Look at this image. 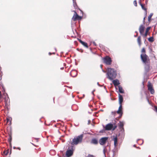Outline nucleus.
Returning <instances> with one entry per match:
<instances>
[{"label":"nucleus","mask_w":157,"mask_h":157,"mask_svg":"<svg viewBox=\"0 0 157 157\" xmlns=\"http://www.w3.org/2000/svg\"><path fill=\"white\" fill-rule=\"evenodd\" d=\"M91 143L94 144H97L98 143V141L97 139L93 138L92 139Z\"/></svg>","instance_id":"nucleus-15"},{"label":"nucleus","mask_w":157,"mask_h":157,"mask_svg":"<svg viewBox=\"0 0 157 157\" xmlns=\"http://www.w3.org/2000/svg\"><path fill=\"white\" fill-rule=\"evenodd\" d=\"M90 121L89 120H88V124H90Z\"/></svg>","instance_id":"nucleus-36"},{"label":"nucleus","mask_w":157,"mask_h":157,"mask_svg":"<svg viewBox=\"0 0 157 157\" xmlns=\"http://www.w3.org/2000/svg\"><path fill=\"white\" fill-rule=\"evenodd\" d=\"M116 148L114 147V149L112 150V151L113 152V156H114L115 155V152L116 151V149H115Z\"/></svg>","instance_id":"nucleus-26"},{"label":"nucleus","mask_w":157,"mask_h":157,"mask_svg":"<svg viewBox=\"0 0 157 157\" xmlns=\"http://www.w3.org/2000/svg\"><path fill=\"white\" fill-rule=\"evenodd\" d=\"M12 136H11V134H10V135H9V137L8 139V141L10 143V145L11 146V142L12 141Z\"/></svg>","instance_id":"nucleus-20"},{"label":"nucleus","mask_w":157,"mask_h":157,"mask_svg":"<svg viewBox=\"0 0 157 157\" xmlns=\"http://www.w3.org/2000/svg\"><path fill=\"white\" fill-rule=\"evenodd\" d=\"M11 118H7L6 120H7V122H10V124H11Z\"/></svg>","instance_id":"nucleus-23"},{"label":"nucleus","mask_w":157,"mask_h":157,"mask_svg":"<svg viewBox=\"0 0 157 157\" xmlns=\"http://www.w3.org/2000/svg\"><path fill=\"white\" fill-rule=\"evenodd\" d=\"M104 62L107 65H110L111 63V58L108 56H106L103 59Z\"/></svg>","instance_id":"nucleus-6"},{"label":"nucleus","mask_w":157,"mask_h":157,"mask_svg":"<svg viewBox=\"0 0 157 157\" xmlns=\"http://www.w3.org/2000/svg\"><path fill=\"white\" fill-rule=\"evenodd\" d=\"M150 29V27H147L146 29V31L145 34H144V33H143V35H143V36L144 38H145L147 36V33H148V31H149V30Z\"/></svg>","instance_id":"nucleus-16"},{"label":"nucleus","mask_w":157,"mask_h":157,"mask_svg":"<svg viewBox=\"0 0 157 157\" xmlns=\"http://www.w3.org/2000/svg\"><path fill=\"white\" fill-rule=\"evenodd\" d=\"M5 102L6 105V106H8L9 105V104H8V103L7 102V100L6 101V100H5Z\"/></svg>","instance_id":"nucleus-29"},{"label":"nucleus","mask_w":157,"mask_h":157,"mask_svg":"<svg viewBox=\"0 0 157 157\" xmlns=\"http://www.w3.org/2000/svg\"><path fill=\"white\" fill-rule=\"evenodd\" d=\"M119 127L120 128H123L124 126V124L123 122H120Z\"/></svg>","instance_id":"nucleus-24"},{"label":"nucleus","mask_w":157,"mask_h":157,"mask_svg":"<svg viewBox=\"0 0 157 157\" xmlns=\"http://www.w3.org/2000/svg\"><path fill=\"white\" fill-rule=\"evenodd\" d=\"M113 82L115 86H116L120 84L119 81L117 79L113 80Z\"/></svg>","instance_id":"nucleus-13"},{"label":"nucleus","mask_w":157,"mask_h":157,"mask_svg":"<svg viewBox=\"0 0 157 157\" xmlns=\"http://www.w3.org/2000/svg\"><path fill=\"white\" fill-rule=\"evenodd\" d=\"M148 89L150 91L151 94H153L154 93V90L153 88L152 85L149 82L148 85Z\"/></svg>","instance_id":"nucleus-9"},{"label":"nucleus","mask_w":157,"mask_h":157,"mask_svg":"<svg viewBox=\"0 0 157 157\" xmlns=\"http://www.w3.org/2000/svg\"><path fill=\"white\" fill-rule=\"evenodd\" d=\"M152 15H153V13H151L148 16V21H150V19L151 18V17H152Z\"/></svg>","instance_id":"nucleus-25"},{"label":"nucleus","mask_w":157,"mask_h":157,"mask_svg":"<svg viewBox=\"0 0 157 157\" xmlns=\"http://www.w3.org/2000/svg\"><path fill=\"white\" fill-rule=\"evenodd\" d=\"M102 71L103 72H104V73H105V71H104V70H103V69H102Z\"/></svg>","instance_id":"nucleus-41"},{"label":"nucleus","mask_w":157,"mask_h":157,"mask_svg":"<svg viewBox=\"0 0 157 157\" xmlns=\"http://www.w3.org/2000/svg\"><path fill=\"white\" fill-rule=\"evenodd\" d=\"M75 14H74L72 18V20L74 21H75L76 20H81L82 17L79 16L77 13L75 11H74Z\"/></svg>","instance_id":"nucleus-8"},{"label":"nucleus","mask_w":157,"mask_h":157,"mask_svg":"<svg viewBox=\"0 0 157 157\" xmlns=\"http://www.w3.org/2000/svg\"><path fill=\"white\" fill-rule=\"evenodd\" d=\"M117 127L116 125H114L113 126V124L110 123L107 124L105 127V129L106 130L109 131L112 130L113 131Z\"/></svg>","instance_id":"nucleus-4"},{"label":"nucleus","mask_w":157,"mask_h":157,"mask_svg":"<svg viewBox=\"0 0 157 157\" xmlns=\"http://www.w3.org/2000/svg\"><path fill=\"white\" fill-rule=\"evenodd\" d=\"M148 40L150 42H153L154 41L153 36L151 37L148 39Z\"/></svg>","instance_id":"nucleus-22"},{"label":"nucleus","mask_w":157,"mask_h":157,"mask_svg":"<svg viewBox=\"0 0 157 157\" xmlns=\"http://www.w3.org/2000/svg\"><path fill=\"white\" fill-rule=\"evenodd\" d=\"M115 112H113H113H112V113H114Z\"/></svg>","instance_id":"nucleus-45"},{"label":"nucleus","mask_w":157,"mask_h":157,"mask_svg":"<svg viewBox=\"0 0 157 157\" xmlns=\"http://www.w3.org/2000/svg\"><path fill=\"white\" fill-rule=\"evenodd\" d=\"M83 136V135L81 134L79 136L75 137L72 139V141L71 142V146L77 145L79 143H81L82 141Z\"/></svg>","instance_id":"nucleus-3"},{"label":"nucleus","mask_w":157,"mask_h":157,"mask_svg":"<svg viewBox=\"0 0 157 157\" xmlns=\"http://www.w3.org/2000/svg\"><path fill=\"white\" fill-rule=\"evenodd\" d=\"M73 71L75 72V73H76V75L75 76H72L73 77H75V76H76L77 75V72L75 71Z\"/></svg>","instance_id":"nucleus-32"},{"label":"nucleus","mask_w":157,"mask_h":157,"mask_svg":"<svg viewBox=\"0 0 157 157\" xmlns=\"http://www.w3.org/2000/svg\"><path fill=\"white\" fill-rule=\"evenodd\" d=\"M93 44L94 45V46H97V44H96V43H95V42H94L93 41Z\"/></svg>","instance_id":"nucleus-34"},{"label":"nucleus","mask_w":157,"mask_h":157,"mask_svg":"<svg viewBox=\"0 0 157 157\" xmlns=\"http://www.w3.org/2000/svg\"><path fill=\"white\" fill-rule=\"evenodd\" d=\"M78 40L79 41V42L84 46L86 47V48H88L87 44L86 43L80 39H78Z\"/></svg>","instance_id":"nucleus-14"},{"label":"nucleus","mask_w":157,"mask_h":157,"mask_svg":"<svg viewBox=\"0 0 157 157\" xmlns=\"http://www.w3.org/2000/svg\"><path fill=\"white\" fill-rule=\"evenodd\" d=\"M122 105H120V106L119 107L118 109L117 112V113L118 114H119L121 116L123 114L122 111Z\"/></svg>","instance_id":"nucleus-11"},{"label":"nucleus","mask_w":157,"mask_h":157,"mask_svg":"<svg viewBox=\"0 0 157 157\" xmlns=\"http://www.w3.org/2000/svg\"><path fill=\"white\" fill-rule=\"evenodd\" d=\"M139 140V139H138L137 140V141H138V140Z\"/></svg>","instance_id":"nucleus-53"},{"label":"nucleus","mask_w":157,"mask_h":157,"mask_svg":"<svg viewBox=\"0 0 157 157\" xmlns=\"http://www.w3.org/2000/svg\"><path fill=\"white\" fill-rule=\"evenodd\" d=\"M97 85L99 86H102V85H100L99 83V82H98L97 83Z\"/></svg>","instance_id":"nucleus-35"},{"label":"nucleus","mask_w":157,"mask_h":157,"mask_svg":"<svg viewBox=\"0 0 157 157\" xmlns=\"http://www.w3.org/2000/svg\"><path fill=\"white\" fill-rule=\"evenodd\" d=\"M145 19V17H144V21H144Z\"/></svg>","instance_id":"nucleus-44"},{"label":"nucleus","mask_w":157,"mask_h":157,"mask_svg":"<svg viewBox=\"0 0 157 157\" xmlns=\"http://www.w3.org/2000/svg\"><path fill=\"white\" fill-rule=\"evenodd\" d=\"M119 102L120 105H122V103L123 101V99L122 96L120 94H119Z\"/></svg>","instance_id":"nucleus-12"},{"label":"nucleus","mask_w":157,"mask_h":157,"mask_svg":"<svg viewBox=\"0 0 157 157\" xmlns=\"http://www.w3.org/2000/svg\"><path fill=\"white\" fill-rule=\"evenodd\" d=\"M4 153H5V154L6 155H7L8 154V152H5Z\"/></svg>","instance_id":"nucleus-38"},{"label":"nucleus","mask_w":157,"mask_h":157,"mask_svg":"<svg viewBox=\"0 0 157 157\" xmlns=\"http://www.w3.org/2000/svg\"><path fill=\"white\" fill-rule=\"evenodd\" d=\"M73 146H71L69 148L70 149L67 151L66 155L67 157H70L72 155L73 153Z\"/></svg>","instance_id":"nucleus-5"},{"label":"nucleus","mask_w":157,"mask_h":157,"mask_svg":"<svg viewBox=\"0 0 157 157\" xmlns=\"http://www.w3.org/2000/svg\"><path fill=\"white\" fill-rule=\"evenodd\" d=\"M144 28L145 27L143 25H140L139 28V31L141 35H143L144 30Z\"/></svg>","instance_id":"nucleus-10"},{"label":"nucleus","mask_w":157,"mask_h":157,"mask_svg":"<svg viewBox=\"0 0 157 157\" xmlns=\"http://www.w3.org/2000/svg\"><path fill=\"white\" fill-rule=\"evenodd\" d=\"M52 54H55V53H54V52H53V53H52ZM52 53L51 52H49V53H48V54H49V55H52Z\"/></svg>","instance_id":"nucleus-33"},{"label":"nucleus","mask_w":157,"mask_h":157,"mask_svg":"<svg viewBox=\"0 0 157 157\" xmlns=\"http://www.w3.org/2000/svg\"><path fill=\"white\" fill-rule=\"evenodd\" d=\"M73 2V5L75 8H76L77 5L76 2V0H72Z\"/></svg>","instance_id":"nucleus-21"},{"label":"nucleus","mask_w":157,"mask_h":157,"mask_svg":"<svg viewBox=\"0 0 157 157\" xmlns=\"http://www.w3.org/2000/svg\"><path fill=\"white\" fill-rule=\"evenodd\" d=\"M101 68H102V67H101Z\"/></svg>","instance_id":"nucleus-54"},{"label":"nucleus","mask_w":157,"mask_h":157,"mask_svg":"<svg viewBox=\"0 0 157 157\" xmlns=\"http://www.w3.org/2000/svg\"><path fill=\"white\" fill-rule=\"evenodd\" d=\"M16 148H16V147H13V148L14 149H16Z\"/></svg>","instance_id":"nucleus-40"},{"label":"nucleus","mask_w":157,"mask_h":157,"mask_svg":"<svg viewBox=\"0 0 157 157\" xmlns=\"http://www.w3.org/2000/svg\"><path fill=\"white\" fill-rule=\"evenodd\" d=\"M95 91V90H94L93 91H94V92Z\"/></svg>","instance_id":"nucleus-48"},{"label":"nucleus","mask_w":157,"mask_h":157,"mask_svg":"<svg viewBox=\"0 0 157 157\" xmlns=\"http://www.w3.org/2000/svg\"><path fill=\"white\" fill-rule=\"evenodd\" d=\"M137 36V34L136 35H135L134 36V37H136Z\"/></svg>","instance_id":"nucleus-43"},{"label":"nucleus","mask_w":157,"mask_h":157,"mask_svg":"<svg viewBox=\"0 0 157 157\" xmlns=\"http://www.w3.org/2000/svg\"><path fill=\"white\" fill-rule=\"evenodd\" d=\"M133 146H134V147H135V145H133Z\"/></svg>","instance_id":"nucleus-49"},{"label":"nucleus","mask_w":157,"mask_h":157,"mask_svg":"<svg viewBox=\"0 0 157 157\" xmlns=\"http://www.w3.org/2000/svg\"><path fill=\"white\" fill-rule=\"evenodd\" d=\"M118 88L119 92L121 94L124 93V90L122 87L121 86L119 85L118 86Z\"/></svg>","instance_id":"nucleus-18"},{"label":"nucleus","mask_w":157,"mask_h":157,"mask_svg":"<svg viewBox=\"0 0 157 157\" xmlns=\"http://www.w3.org/2000/svg\"><path fill=\"white\" fill-rule=\"evenodd\" d=\"M142 52H144V53L145 52V48H143L142 49Z\"/></svg>","instance_id":"nucleus-31"},{"label":"nucleus","mask_w":157,"mask_h":157,"mask_svg":"<svg viewBox=\"0 0 157 157\" xmlns=\"http://www.w3.org/2000/svg\"><path fill=\"white\" fill-rule=\"evenodd\" d=\"M133 4L135 6H137V2L136 0H134V1Z\"/></svg>","instance_id":"nucleus-28"},{"label":"nucleus","mask_w":157,"mask_h":157,"mask_svg":"<svg viewBox=\"0 0 157 157\" xmlns=\"http://www.w3.org/2000/svg\"><path fill=\"white\" fill-rule=\"evenodd\" d=\"M94 91H92V94L93 95H94Z\"/></svg>","instance_id":"nucleus-39"},{"label":"nucleus","mask_w":157,"mask_h":157,"mask_svg":"<svg viewBox=\"0 0 157 157\" xmlns=\"http://www.w3.org/2000/svg\"><path fill=\"white\" fill-rule=\"evenodd\" d=\"M140 5H141V7H142V9L143 10H146V8L144 7V6H143V4H141V3H140Z\"/></svg>","instance_id":"nucleus-27"},{"label":"nucleus","mask_w":157,"mask_h":157,"mask_svg":"<svg viewBox=\"0 0 157 157\" xmlns=\"http://www.w3.org/2000/svg\"><path fill=\"white\" fill-rule=\"evenodd\" d=\"M55 51H56V48H55Z\"/></svg>","instance_id":"nucleus-50"},{"label":"nucleus","mask_w":157,"mask_h":157,"mask_svg":"<svg viewBox=\"0 0 157 157\" xmlns=\"http://www.w3.org/2000/svg\"><path fill=\"white\" fill-rule=\"evenodd\" d=\"M137 41L139 45L140 46L141 44V37L140 36L138 37L137 39Z\"/></svg>","instance_id":"nucleus-19"},{"label":"nucleus","mask_w":157,"mask_h":157,"mask_svg":"<svg viewBox=\"0 0 157 157\" xmlns=\"http://www.w3.org/2000/svg\"><path fill=\"white\" fill-rule=\"evenodd\" d=\"M154 108V110L157 112V107L156 106H155Z\"/></svg>","instance_id":"nucleus-30"},{"label":"nucleus","mask_w":157,"mask_h":157,"mask_svg":"<svg viewBox=\"0 0 157 157\" xmlns=\"http://www.w3.org/2000/svg\"><path fill=\"white\" fill-rule=\"evenodd\" d=\"M104 89L106 90V91L107 92V90H106V89H105V87L104 86Z\"/></svg>","instance_id":"nucleus-42"},{"label":"nucleus","mask_w":157,"mask_h":157,"mask_svg":"<svg viewBox=\"0 0 157 157\" xmlns=\"http://www.w3.org/2000/svg\"><path fill=\"white\" fill-rule=\"evenodd\" d=\"M140 57L143 63L145 64V69L147 71H148L150 68L149 64L148 62V57L145 53L141 54Z\"/></svg>","instance_id":"nucleus-2"},{"label":"nucleus","mask_w":157,"mask_h":157,"mask_svg":"<svg viewBox=\"0 0 157 157\" xmlns=\"http://www.w3.org/2000/svg\"><path fill=\"white\" fill-rule=\"evenodd\" d=\"M108 139V137H105L101 138L99 141L100 144L101 145H104Z\"/></svg>","instance_id":"nucleus-7"},{"label":"nucleus","mask_w":157,"mask_h":157,"mask_svg":"<svg viewBox=\"0 0 157 157\" xmlns=\"http://www.w3.org/2000/svg\"><path fill=\"white\" fill-rule=\"evenodd\" d=\"M113 140H114V147L116 148L117 146V137H114L113 139Z\"/></svg>","instance_id":"nucleus-17"},{"label":"nucleus","mask_w":157,"mask_h":157,"mask_svg":"<svg viewBox=\"0 0 157 157\" xmlns=\"http://www.w3.org/2000/svg\"><path fill=\"white\" fill-rule=\"evenodd\" d=\"M143 85H144V82H143Z\"/></svg>","instance_id":"nucleus-52"},{"label":"nucleus","mask_w":157,"mask_h":157,"mask_svg":"<svg viewBox=\"0 0 157 157\" xmlns=\"http://www.w3.org/2000/svg\"><path fill=\"white\" fill-rule=\"evenodd\" d=\"M135 33H136L137 34H138V32L137 31H136Z\"/></svg>","instance_id":"nucleus-46"},{"label":"nucleus","mask_w":157,"mask_h":157,"mask_svg":"<svg viewBox=\"0 0 157 157\" xmlns=\"http://www.w3.org/2000/svg\"><path fill=\"white\" fill-rule=\"evenodd\" d=\"M63 67L62 68H61V69H63Z\"/></svg>","instance_id":"nucleus-51"},{"label":"nucleus","mask_w":157,"mask_h":157,"mask_svg":"<svg viewBox=\"0 0 157 157\" xmlns=\"http://www.w3.org/2000/svg\"><path fill=\"white\" fill-rule=\"evenodd\" d=\"M36 140H37V141H38V139H36Z\"/></svg>","instance_id":"nucleus-47"},{"label":"nucleus","mask_w":157,"mask_h":157,"mask_svg":"<svg viewBox=\"0 0 157 157\" xmlns=\"http://www.w3.org/2000/svg\"><path fill=\"white\" fill-rule=\"evenodd\" d=\"M117 75L116 71L114 69L111 68H108L107 73V78L112 80L115 78Z\"/></svg>","instance_id":"nucleus-1"},{"label":"nucleus","mask_w":157,"mask_h":157,"mask_svg":"<svg viewBox=\"0 0 157 157\" xmlns=\"http://www.w3.org/2000/svg\"><path fill=\"white\" fill-rule=\"evenodd\" d=\"M17 149H18L19 150H21V148L20 147H18L16 148Z\"/></svg>","instance_id":"nucleus-37"}]
</instances>
